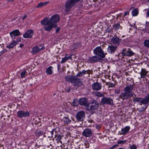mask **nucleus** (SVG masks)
Instances as JSON below:
<instances>
[{
  "mask_svg": "<svg viewBox=\"0 0 149 149\" xmlns=\"http://www.w3.org/2000/svg\"><path fill=\"white\" fill-rule=\"evenodd\" d=\"M60 20V16L58 14L53 15L50 18L46 17L40 22L41 24L44 25V29L47 31H50L53 28H56L57 25L56 23Z\"/></svg>",
  "mask_w": 149,
  "mask_h": 149,
  "instance_id": "obj_1",
  "label": "nucleus"
},
{
  "mask_svg": "<svg viewBox=\"0 0 149 149\" xmlns=\"http://www.w3.org/2000/svg\"><path fill=\"white\" fill-rule=\"evenodd\" d=\"M80 0H67L66 2L65 6V11L66 12H69L71 7L74 6L75 3L79 1Z\"/></svg>",
  "mask_w": 149,
  "mask_h": 149,
  "instance_id": "obj_2",
  "label": "nucleus"
},
{
  "mask_svg": "<svg viewBox=\"0 0 149 149\" xmlns=\"http://www.w3.org/2000/svg\"><path fill=\"white\" fill-rule=\"evenodd\" d=\"M94 53L99 56L104 58L105 56V54L104 53L103 51L100 47H97L94 50Z\"/></svg>",
  "mask_w": 149,
  "mask_h": 149,
  "instance_id": "obj_3",
  "label": "nucleus"
},
{
  "mask_svg": "<svg viewBox=\"0 0 149 149\" xmlns=\"http://www.w3.org/2000/svg\"><path fill=\"white\" fill-rule=\"evenodd\" d=\"M52 135H54L55 138L54 139L57 141V142L58 143H60L62 144V142L61 141V137L62 136L60 135V134L58 135V134H56V131L55 129H53L51 132Z\"/></svg>",
  "mask_w": 149,
  "mask_h": 149,
  "instance_id": "obj_4",
  "label": "nucleus"
},
{
  "mask_svg": "<svg viewBox=\"0 0 149 149\" xmlns=\"http://www.w3.org/2000/svg\"><path fill=\"white\" fill-rule=\"evenodd\" d=\"M101 102L103 104H108L111 105H113V100L110 98L104 97L102 99Z\"/></svg>",
  "mask_w": 149,
  "mask_h": 149,
  "instance_id": "obj_5",
  "label": "nucleus"
},
{
  "mask_svg": "<svg viewBox=\"0 0 149 149\" xmlns=\"http://www.w3.org/2000/svg\"><path fill=\"white\" fill-rule=\"evenodd\" d=\"M72 83L73 85L76 87H80L82 84V83L80 81V79L75 77Z\"/></svg>",
  "mask_w": 149,
  "mask_h": 149,
  "instance_id": "obj_6",
  "label": "nucleus"
},
{
  "mask_svg": "<svg viewBox=\"0 0 149 149\" xmlns=\"http://www.w3.org/2000/svg\"><path fill=\"white\" fill-rule=\"evenodd\" d=\"M17 114L18 116L20 118L28 117L29 116L30 113L28 111H20L17 112Z\"/></svg>",
  "mask_w": 149,
  "mask_h": 149,
  "instance_id": "obj_7",
  "label": "nucleus"
},
{
  "mask_svg": "<svg viewBox=\"0 0 149 149\" xmlns=\"http://www.w3.org/2000/svg\"><path fill=\"white\" fill-rule=\"evenodd\" d=\"M122 40L117 37H114L111 39V42L112 43L116 46H118L121 42Z\"/></svg>",
  "mask_w": 149,
  "mask_h": 149,
  "instance_id": "obj_8",
  "label": "nucleus"
},
{
  "mask_svg": "<svg viewBox=\"0 0 149 149\" xmlns=\"http://www.w3.org/2000/svg\"><path fill=\"white\" fill-rule=\"evenodd\" d=\"M87 73L88 74H93V71L92 70H84L82 71L81 72H79L78 74L77 75V76L79 77H81L83 75L86 74Z\"/></svg>",
  "mask_w": 149,
  "mask_h": 149,
  "instance_id": "obj_9",
  "label": "nucleus"
},
{
  "mask_svg": "<svg viewBox=\"0 0 149 149\" xmlns=\"http://www.w3.org/2000/svg\"><path fill=\"white\" fill-rule=\"evenodd\" d=\"M92 132L91 130L89 128H87L85 130L82 132L83 136L86 137H89L91 136Z\"/></svg>",
  "mask_w": 149,
  "mask_h": 149,
  "instance_id": "obj_10",
  "label": "nucleus"
},
{
  "mask_svg": "<svg viewBox=\"0 0 149 149\" xmlns=\"http://www.w3.org/2000/svg\"><path fill=\"white\" fill-rule=\"evenodd\" d=\"M79 103L80 105H84L86 107H88L89 106L87 99L85 97L80 99L79 101Z\"/></svg>",
  "mask_w": 149,
  "mask_h": 149,
  "instance_id": "obj_11",
  "label": "nucleus"
},
{
  "mask_svg": "<svg viewBox=\"0 0 149 149\" xmlns=\"http://www.w3.org/2000/svg\"><path fill=\"white\" fill-rule=\"evenodd\" d=\"M85 113L83 111H80L76 114V118L78 120L82 121L84 117Z\"/></svg>",
  "mask_w": 149,
  "mask_h": 149,
  "instance_id": "obj_12",
  "label": "nucleus"
},
{
  "mask_svg": "<svg viewBox=\"0 0 149 149\" xmlns=\"http://www.w3.org/2000/svg\"><path fill=\"white\" fill-rule=\"evenodd\" d=\"M33 34V32L32 30H30L27 31L24 34L23 37L25 38H31Z\"/></svg>",
  "mask_w": 149,
  "mask_h": 149,
  "instance_id": "obj_13",
  "label": "nucleus"
},
{
  "mask_svg": "<svg viewBox=\"0 0 149 149\" xmlns=\"http://www.w3.org/2000/svg\"><path fill=\"white\" fill-rule=\"evenodd\" d=\"M10 34L11 37L12 39H13V36H14V39L15 38V37L16 36H18L21 35V33L19 30L18 29L12 31L10 33Z\"/></svg>",
  "mask_w": 149,
  "mask_h": 149,
  "instance_id": "obj_14",
  "label": "nucleus"
},
{
  "mask_svg": "<svg viewBox=\"0 0 149 149\" xmlns=\"http://www.w3.org/2000/svg\"><path fill=\"white\" fill-rule=\"evenodd\" d=\"M133 88V86L132 85H130L125 87L124 89V91L125 92L129 95H133L132 93H131V91Z\"/></svg>",
  "mask_w": 149,
  "mask_h": 149,
  "instance_id": "obj_15",
  "label": "nucleus"
},
{
  "mask_svg": "<svg viewBox=\"0 0 149 149\" xmlns=\"http://www.w3.org/2000/svg\"><path fill=\"white\" fill-rule=\"evenodd\" d=\"M92 87L93 90L98 91L101 89L102 85L99 83H95L93 84Z\"/></svg>",
  "mask_w": 149,
  "mask_h": 149,
  "instance_id": "obj_16",
  "label": "nucleus"
},
{
  "mask_svg": "<svg viewBox=\"0 0 149 149\" xmlns=\"http://www.w3.org/2000/svg\"><path fill=\"white\" fill-rule=\"evenodd\" d=\"M133 95H129L125 92L120 94L119 96V98L124 100L127 99L130 96H132Z\"/></svg>",
  "mask_w": 149,
  "mask_h": 149,
  "instance_id": "obj_17",
  "label": "nucleus"
},
{
  "mask_svg": "<svg viewBox=\"0 0 149 149\" xmlns=\"http://www.w3.org/2000/svg\"><path fill=\"white\" fill-rule=\"evenodd\" d=\"M123 56H132L134 54V53L130 50H128L127 52V53H126V50L124 49L123 50L122 53Z\"/></svg>",
  "mask_w": 149,
  "mask_h": 149,
  "instance_id": "obj_18",
  "label": "nucleus"
},
{
  "mask_svg": "<svg viewBox=\"0 0 149 149\" xmlns=\"http://www.w3.org/2000/svg\"><path fill=\"white\" fill-rule=\"evenodd\" d=\"M100 58L97 56H95L90 58L89 61L90 63L95 62L99 61Z\"/></svg>",
  "mask_w": 149,
  "mask_h": 149,
  "instance_id": "obj_19",
  "label": "nucleus"
},
{
  "mask_svg": "<svg viewBox=\"0 0 149 149\" xmlns=\"http://www.w3.org/2000/svg\"><path fill=\"white\" fill-rule=\"evenodd\" d=\"M98 106V104L97 103V101L94 100L92 102L90 106L91 110H94L97 109Z\"/></svg>",
  "mask_w": 149,
  "mask_h": 149,
  "instance_id": "obj_20",
  "label": "nucleus"
},
{
  "mask_svg": "<svg viewBox=\"0 0 149 149\" xmlns=\"http://www.w3.org/2000/svg\"><path fill=\"white\" fill-rule=\"evenodd\" d=\"M40 46H36L33 48L31 52L32 54L34 55L40 52L42 49V48H40Z\"/></svg>",
  "mask_w": 149,
  "mask_h": 149,
  "instance_id": "obj_21",
  "label": "nucleus"
},
{
  "mask_svg": "<svg viewBox=\"0 0 149 149\" xmlns=\"http://www.w3.org/2000/svg\"><path fill=\"white\" fill-rule=\"evenodd\" d=\"M117 48V46H114L111 45H109L108 47V50L109 53L112 54L115 52Z\"/></svg>",
  "mask_w": 149,
  "mask_h": 149,
  "instance_id": "obj_22",
  "label": "nucleus"
},
{
  "mask_svg": "<svg viewBox=\"0 0 149 149\" xmlns=\"http://www.w3.org/2000/svg\"><path fill=\"white\" fill-rule=\"evenodd\" d=\"M149 102V94L147 95L145 98L141 100L140 102L143 104H146Z\"/></svg>",
  "mask_w": 149,
  "mask_h": 149,
  "instance_id": "obj_23",
  "label": "nucleus"
},
{
  "mask_svg": "<svg viewBox=\"0 0 149 149\" xmlns=\"http://www.w3.org/2000/svg\"><path fill=\"white\" fill-rule=\"evenodd\" d=\"M17 44V42L15 40H13L12 42L9 45L6 46V47L10 49L13 48L14 46L16 45Z\"/></svg>",
  "mask_w": 149,
  "mask_h": 149,
  "instance_id": "obj_24",
  "label": "nucleus"
},
{
  "mask_svg": "<svg viewBox=\"0 0 149 149\" xmlns=\"http://www.w3.org/2000/svg\"><path fill=\"white\" fill-rule=\"evenodd\" d=\"M48 1H47L44 2L40 3L37 6L36 8H42L43 6H46L48 3Z\"/></svg>",
  "mask_w": 149,
  "mask_h": 149,
  "instance_id": "obj_25",
  "label": "nucleus"
},
{
  "mask_svg": "<svg viewBox=\"0 0 149 149\" xmlns=\"http://www.w3.org/2000/svg\"><path fill=\"white\" fill-rule=\"evenodd\" d=\"M74 77L71 75H68L65 77V79L66 81H70L72 83L73 79H74Z\"/></svg>",
  "mask_w": 149,
  "mask_h": 149,
  "instance_id": "obj_26",
  "label": "nucleus"
},
{
  "mask_svg": "<svg viewBox=\"0 0 149 149\" xmlns=\"http://www.w3.org/2000/svg\"><path fill=\"white\" fill-rule=\"evenodd\" d=\"M130 129V128L129 127H126L122 129L121 134L123 135L125 134L128 132Z\"/></svg>",
  "mask_w": 149,
  "mask_h": 149,
  "instance_id": "obj_27",
  "label": "nucleus"
},
{
  "mask_svg": "<svg viewBox=\"0 0 149 149\" xmlns=\"http://www.w3.org/2000/svg\"><path fill=\"white\" fill-rule=\"evenodd\" d=\"M147 72L145 70L142 69L140 73L141 77V78H144L145 77V75L147 74Z\"/></svg>",
  "mask_w": 149,
  "mask_h": 149,
  "instance_id": "obj_28",
  "label": "nucleus"
},
{
  "mask_svg": "<svg viewBox=\"0 0 149 149\" xmlns=\"http://www.w3.org/2000/svg\"><path fill=\"white\" fill-rule=\"evenodd\" d=\"M64 122L65 123L68 124V123H70L71 122V119L69 117V116H65L64 117Z\"/></svg>",
  "mask_w": 149,
  "mask_h": 149,
  "instance_id": "obj_29",
  "label": "nucleus"
},
{
  "mask_svg": "<svg viewBox=\"0 0 149 149\" xmlns=\"http://www.w3.org/2000/svg\"><path fill=\"white\" fill-rule=\"evenodd\" d=\"M35 133L36 136L38 137L44 134V133L38 130H36V131Z\"/></svg>",
  "mask_w": 149,
  "mask_h": 149,
  "instance_id": "obj_30",
  "label": "nucleus"
},
{
  "mask_svg": "<svg viewBox=\"0 0 149 149\" xmlns=\"http://www.w3.org/2000/svg\"><path fill=\"white\" fill-rule=\"evenodd\" d=\"M52 68V66H50L47 68L46 70V73L48 75H50L52 74V71L51 68Z\"/></svg>",
  "mask_w": 149,
  "mask_h": 149,
  "instance_id": "obj_31",
  "label": "nucleus"
},
{
  "mask_svg": "<svg viewBox=\"0 0 149 149\" xmlns=\"http://www.w3.org/2000/svg\"><path fill=\"white\" fill-rule=\"evenodd\" d=\"M132 15L133 16H136L137 15L138 13V11L136 9L133 10L132 11Z\"/></svg>",
  "mask_w": 149,
  "mask_h": 149,
  "instance_id": "obj_32",
  "label": "nucleus"
},
{
  "mask_svg": "<svg viewBox=\"0 0 149 149\" xmlns=\"http://www.w3.org/2000/svg\"><path fill=\"white\" fill-rule=\"evenodd\" d=\"M82 122L81 120H78L77 121H76L75 122L76 126L78 127H80L81 126V125H82Z\"/></svg>",
  "mask_w": 149,
  "mask_h": 149,
  "instance_id": "obj_33",
  "label": "nucleus"
},
{
  "mask_svg": "<svg viewBox=\"0 0 149 149\" xmlns=\"http://www.w3.org/2000/svg\"><path fill=\"white\" fill-rule=\"evenodd\" d=\"M113 28L115 30H116L120 28V24H117L113 25Z\"/></svg>",
  "mask_w": 149,
  "mask_h": 149,
  "instance_id": "obj_34",
  "label": "nucleus"
},
{
  "mask_svg": "<svg viewBox=\"0 0 149 149\" xmlns=\"http://www.w3.org/2000/svg\"><path fill=\"white\" fill-rule=\"evenodd\" d=\"M95 95L96 96L99 97L104 96L103 94L98 92H97L95 93Z\"/></svg>",
  "mask_w": 149,
  "mask_h": 149,
  "instance_id": "obj_35",
  "label": "nucleus"
},
{
  "mask_svg": "<svg viewBox=\"0 0 149 149\" xmlns=\"http://www.w3.org/2000/svg\"><path fill=\"white\" fill-rule=\"evenodd\" d=\"M69 59V57L66 56L64 58H63L62 59V61H61V63H62L65 62L66 61Z\"/></svg>",
  "mask_w": 149,
  "mask_h": 149,
  "instance_id": "obj_36",
  "label": "nucleus"
},
{
  "mask_svg": "<svg viewBox=\"0 0 149 149\" xmlns=\"http://www.w3.org/2000/svg\"><path fill=\"white\" fill-rule=\"evenodd\" d=\"M144 46L149 47V40H146L144 42Z\"/></svg>",
  "mask_w": 149,
  "mask_h": 149,
  "instance_id": "obj_37",
  "label": "nucleus"
},
{
  "mask_svg": "<svg viewBox=\"0 0 149 149\" xmlns=\"http://www.w3.org/2000/svg\"><path fill=\"white\" fill-rule=\"evenodd\" d=\"M68 57H69V59H70L71 60H73L75 59L76 57V56H75V55L74 54L71 55L70 56Z\"/></svg>",
  "mask_w": 149,
  "mask_h": 149,
  "instance_id": "obj_38",
  "label": "nucleus"
},
{
  "mask_svg": "<svg viewBox=\"0 0 149 149\" xmlns=\"http://www.w3.org/2000/svg\"><path fill=\"white\" fill-rule=\"evenodd\" d=\"M126 140H124V141H119L118 142V144H123L125 143L126 142Z\"/></svg>",
  "mask_w": 149,
  "mask_h": 149,
  "instance_id": "obj_39",
  "label": "nucleus"
},
{
  "mask_svg": "<svg viewBox=\"0 0 149 149\" xmlns=\"http://www.w3.org/2000/svg\"><path fill=\"white\" fill-rule=\"evenodd\" d=\"M7 50L6 49H4L3 50H1V49H0V55L1 56V55H2Z\"/></svg>",
  "mask_w": 149,
  "mask_h": 149,
  "instance_id": "obj_40",
  "label": "nucleus"
},
{
  "mask_svg": "<svg viewBox=\"0 0 149 149\" xmlns=\"http://www.w3.org/2000/svg\"><path fill=\"white\" fill-rule=\"evenodd\" d=\"M141 98L135 97L133 99V101L134 102H139L141 100Z\"/></svg>",
  "mask_w": 149,
  "mask_h": 149,
  "instance_id": "obj_41",
  "label": "nucleus"
},
{
  "mask_svg": "<svg viewBox=\"0 0 149 149\" xmlns=\"http://www.w3.org/2000/svg\"><path fill=\"white\" fill-rule=\"evenodd\" d=\"M26 73V71H24L23 72H21V75L22 77L24 78L25 77V75Z\"/></svg>",
  "mask_w": 149,
  "mask_h": 149,
  "instance_id": "obj_42",
  "label": "nucleus"
},
{
  "mask_svg": "<svg viewBox=\"0 0 149 149\" xmlns=\"http://www.w3.org/2000/svg\"><path fill=\"white\" fill-rule=\"evenodd\" d=\"M130 147V149H137L136 146L134 145L131 146Z\"/></svg>",
  "mask_w": 149,
  "mask_h": 149,
  "instance_id": "obj_43",
  "label": "nucleus"
},
{
  "mask_svg": "<svg viewBox=\"0 0 149 149\" xmlns=\"http://www.w3.org/2000/svg\"><path fill=\"white\" fill-rule=\"evenodd\" d=\"M118 146V144H116L114 145H113V146H112L109 149H113L116 147H117Z\"/></svg>",
  "mask_w": 149,
  "mask_h": 149,
  "instance_id": "obj_44",
  "label": "nucleus"
},
{
  "mask_svg": "<svg viewBox=\"0 0 149 149\" xmlns=\"http://www.w3.org/2000/svg\"><path fill=\"white\" fill-rule=\"evenodd\" d=\"M70 90L71 88L70 87H69L67 89H66V88H65V91L67 93L70 92Z\"/></svg>",
  "mask_w": 149,
  "mask_h": 149,
  "instance_id": "obj_45",
  "label": "nucleus"
},
{
  "mask_svg": "<svg viewBox=\"0 0 149 149\" xmlns=\"http://www.w3.org/2000/svg\"><path fill=\"white\" fill-rule=\"evenodd\" d=\"M146 16L147 17H149V8L147 10L146 13Z\"/></svg>",
  "mask_w": 149,
  "mask_h": 149,
  "instance_id": "obj_46",
  "label": "nucleus"
},
{
  "mask_svg": "<svg viewBox=\"0 0 149 149\" xmlns=\"http://www.w3.org/2000/svg\"><path fill=\"white\" fill-rule=\"evenodd\" d=\"M114 86V84L112 83H111L109 85V87H112Z\"/></svg>",
  "mask_w": 149,
  "mask_h": 149,
  "instance_id": "obj_47",
  "label": "nucleus"
},
{
  "mask_svg": "<svg viewBox=\"0 0 149 149\" xmlns=\"http://www.w3.org/2000/svg\"><path fill=\"white\" fill-rule=\"evenodd\" d=\"M60 29V28H58L56 30V32L57 33L59 31Z\"/></svg>",
  "mask_w": 149,
  "mask_h": 149,
  "instance_id": "obj_48",
  "label": "nucleus"
},
{
  "mask_svg": "<svg viewBox=\"0 0 149 149\" xmlns=\"http://www.w3.org/2000/svg\"><path fill=\"white\" fill-rule=\"evenodd\" d=\"M129 12L128 11H127L126 12H125L124 13V16H125L127 14L128 15L129 14Z\"/></svg>",
  "mask_w": 149,
  "mask_h": 149,
  "instance_id": "obj_49",
  "label": "nucleus"
},
{
  "mask_svg": "<svg viewBox=\"0 0 149 149\" xmlns=\"http://www.w3.org/2000/svg\"><path fill=\"white\" fill-rule=\"evenodd\" d=\"M21 40V38H18L16 42L17 43L19 42Z\"/></svg>",
  "mask_w": 149,
  "mask_h": 149,
  "instance_id": "obj_50",
  "label": "nucleus"
},
{
  "mask_svg": "<svg viewBox=\"0 0 149 149\" xmlns=\"http://www.w3.org/2000/svg\"><path fill=\"white\" fill-rule=\"evenodd\" d=\"M72 105L75 106H77V104H76V103L75 102V101H74L73 102H72Z\"/></svg>",
  "mask_w": 149,
  "mask_h": 149,
  "instance_id": "obj_51",
  "label": "nucleus"
},
{
  "mask_svg": "<svg viewBox=\"0 0 149 149\" xmlns=\"http://www.w3.org/2000/svg\"><path fill=\"white\" fill-rule=\"evenodd\" d=\"M27 17V16L26 15H25L22 18V19L23 20H24Z\"/></svg>",
  "mask_w": 149,
  "mask_h": 149,
  "instance_id": "obj_52",
  "label": "nucleus"
},
{
  "mask_svg": "<svg viewBox=\"0 0 149 149\" xmlns=\"http://www.w3.org/2000/svg\"><path fill=\"white\" fill-rule=\"evenodd\" d=\"M58 70L59 71V70L61 69V66L60 65H58Z\"/></svg>",
  "mask_w": 149,
  "mask_h": 149,
  "instance_id": "obj_53",
  "label": "nucleus"
},
{
  "mask_svg": "<svg viewBox=\"0 0 149 149\" xmlns=\"http://www.w3.org/2000/svg\"><path fill=\"white\" fill-rule=\"evenodd\" d=\"M24 46V45L22 44H20L19 45V47L21 48L22 47Z\"/></svg>",
  "mask_w": 149,
  "mask_h": 149,
  "instance_id": "obj_54",
  "label": "nucleus"
},
{
  "mask_svg": "<svg viewBox=\"0 0 149 149\" xmlns=\"http://www.w3.org/2000/svg\"><path fill=\"white\" fill-rule=\"evenodd\" d=\"M146 25L147 26H149V22H146Z\"/></svg>",
  "mask_w": 149,
  "mask_h": 149,
  "instance_id": "obj_55",
  "label": "nucleus"
},
{
  "mask_svg": "<svg viewBox=\"0 0 149 149\" xmlns=\"http://www.w3.org/2000/svg\"><path fill=\"white\" fill-rule=\"evenodd\" d=\"M6 0L8 2H13L14 1V0Z\"/></svg>",
  "mask_w": 149,
  "mask_h": 149,
  "instance_id": "obj_56",
  "label": "nucleus"
},
{
  "mask_svg": "<svg viewBox=\"0 0 149 149\" xmlns=\"http://www.w3.org/2000/svg\"><path fill=\"white\" fill-rule=\"evenodd\" d=\"M120 91L119 90L117 92H116V93H120Z\"/></svg>",
  "mask_w": 149,
  "mask_h": 149,
  "instance_id": "obj_57",
  "label": "nucleus"
},
{
  "mask_svg": "<svg viewBox=\"0 0 149 149\" xmlns=\"http://www.w3.org/2000/svg\"><path fill=\"white\" fill-rule=\"evenodd\" d=\"M96 127L97 128H99L100 127V126L98 125H97L96 126Z\"/></svg>",
  "mask_w": 149,
  "mask_h": 149,
  "instance_id": "obj_58",
  "label": "nucleus"
},
{
  "mask_svg": "<svg viewBox=\"0 0 149 149\" xmlns=\"http://www.w3.org/2000/svg\"><path fill=\"white\" fill-rule=\"evenodd\" d=\"M1 95V93H0V96Z\"/></svg>",
  "mask_w": 149,
  "mask_h": 149,
  "instance_id": "obj_59",
  "label": "nucleus"
},
{
  "mask_svg": "<svg viewBox=\"0 0 149 149\" xmlns=\"http://www.w3.org/2000/svg\"><path fill=\"white\" fill-rule=\"evenodd\" d=\"M147 1H149V0H146Z\"/></svg>",
  "mask_w": 149,
  "mask_h": 149,
  "instance_id": "obj_60",
  "label": "nucleus"
},
{
  "mask_svg": "<svg viewBox=\"0 0 149 149\" xmlns=\"http://www.w3.org/2000/svg\"><path fill=\"white\" fill-rule=\"evenodd\" d=\"M108 32H109L110 31H108Z\"/></svg>",
  "mask_w": 149,
  "mask_h": 149,
  "instance_id": "obj_61",
  "label": "nucleus"
}]
</instances>
